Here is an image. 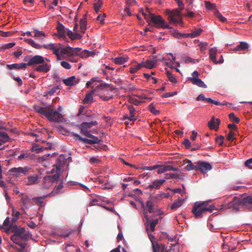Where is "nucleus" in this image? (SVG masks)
<instances>
[{"label": "nucleus", "instance_id": "f257e3e1", "mask_svg": "<svg viewBox=\"0 0 252 252\" xmlns=\"http://www.w3.org/2000/svg\"><path fill=\"white\" fill-rule=\"evenodd\" d=\"M215 210L214 205L208 206V203L207 201H203L201 203H195L192 212L196 219L202 218L203 214H205L206 212L212 213Z\"/></svg>", "mask_w": 252, "mask_h": 252}, {"label": "nucleus", "instance_id": "f03ea898", "mask_svg": "<svg viewBox=\"0 0 252 252\" xmlns=\"http://www.w3.org/2000/svg\"><path fill=\"white\" fill-rule=\"evenodd\" d=\"M174 0L177 3L179 6V9H174L171 10L169 9H167L165 11V13L168 15V19L170 22L175 24H178L182 22L181 20V11L184 8V4L181 0Z\"/></svg>", "mask_w": 252, "mask_h": 252}, {"label": "nucleus", "instance_id": "7ed1b4c3", "mask_svg": "<svg viewBox=\"0 0 252 252\" xmlns=\"http://www.w3.org/2000/svg\"><path fill=\"white\" fill-rule=\"evenodd\" d=\"M149 12L150 22L152 23L157 28L170 29L169 25L165 21L160 15H156Z\"/></svg>", "mask_w": 252, "mask_h": 252}, {"label": "nucleus", "instance_id": "20e7f679", "mask_svg": "<svg viewBox=\"0 0 252 252\" xmlns=\"http://www.w3.org/2000/svg\"><path fill=\"white\" fill-rule=\"evenodd\" d=\"M31 168L29 167H19L10 169L9 172L16 177H19L23 175H26L31 172Z\"/></svg>", "mask_w": 252, "mask_h": 252}, {"label": "nucleus", "instance_id": "39448f33", "mask_svg": "<svg viewBox=\"0 0 252 252\" xmlns=\"http://www.w3.org/2000/svg\"><path fill=\"white\" fill-rule=\"evenodd\" d=\"M24 61L28 62L29 66L40 64L44 63V58L40 55H35L33 57L27 56L24 58Z\"/></svg>", "mask_w": 252, "mask_h": 252}, {"label": "nucleus", "instance_id": "423d86ee", "mask_svg": "<svg viewBox=\"0 0 252 252\" xmlns=\"http://www.w3.org/2000/svg\"><path fill=\"white\" fill-rule=\"evenodd\" d=\"M212 169L210 163L206 161H198L197 162L196 171H200L202 174H206Z\"/></svg>", "mask_w": 252, "mask_h": 252}, {"label": "nucleus", "instance_id": "0eeeda50", "mask_svg": "<svg viewBox=\"0 0 252 252\" xmlns=\"http://www.w3.org/2000/svg\"><path fill=\"white\" fill-rule=\"evenodd\" d=\"M43 47L46 49H49L53 51V53L55 55L58 59H60V56L59 51L62 48V44L61 43H50L48 44H43Z\"/></svg>", "mask_w": 252, "mask_h": 252}, {"label": "nucleus", "instance_id": "6e6552de", "mask_svg": "<svg viewBox=\"0 0 252 252\" xmlns=\"http://www.w3.org/2000/svg\"><path fill=\"white\" fill-rule=\"evenodd\" d=\"M50 116L46 117L49 121L55 122H60L63 121L62 115L57 111H53L51 108L48 109Z\"/></svg>", "mask_w": 252, "mask_h": 252}, {"label": "nucleus", "instance_id": "1a4fd4ad", "mask_svg": "<svg viewBox=\"0 0 252 252\" xmlns=\"http://www.w3.org/2000/svg\"><path fill=\"white\" fill-rule=\"evenodd\" d=\"M97 124L96 121H92L89 123L83 122L79 125V127L81 133L85 135L90 132V131L88 130V129L91 128L93 126L97 125Z\"/></svg>", "mask_w": 252, "mask_h": 252}, {"label": "nucleus", "instance_id": "9d476101", "mask_svg": "<svg viewBox=\"0 0 252 252\" xmlns=\"http://www.w3.org/2000/svg\"><path fill=\"white\" fill-rule=\"evenodd\" d=\"M158 174H161L166 171H178L179 169L177 168L173 167L170 165H159L157 164Z\"/></svg>", "mask_w": 252, "mask_h": 252}, {"label": "nucleus", "instance_id": "9b49d317", "mask_svg": "<svg viewBox=\"0 0 252 252\" xmlns=\"http://www.w3.org/2000/svg\"><path fill=\"white\" fill-rule=\"evenodd\" d=\"M240 202L241 201L239 199L235 196L233 197L232 201L225 205L224 207L226 209L233 208L234 210H237L238 206L241 205Z\"/></svg>", "mask_w": 252, "mask_h": 252}, {"label": "nucleus", "instance_id": "f8f14e48", "mask_svg": "<svg viewBox=\"0 0 252 252\" xmlns=\"http://www.w3.org/2000/svg\"><path fill=\"white\" fill-rule=\"evenodd\" d=\"M127 107L129 112V116L127 115H125V119H127L131 121H136L137 118L135 117L136 110L134 107L132 105H128Z\"/></svg>", "mask_w": 252, "mask_h": 252}, {"label": "nucleus", "instance_id": "ddd939ff", "mask_svg": "<svg viewBox=\"0 0 252 252\" xmlns=\"http://www.w3.org/2000/svg\"><path fill=\"white\" fill-rule=\"evenodd\" d=\"M79 79L75 76H72L66 79H63V83L67 86H72L79 83Z\"/></svg>", "mask_w": 252, "mask_h": 252}, {"label": "nucleus", "instance_id": "4468645a", "mask_svg": "<svg viewBox=\"0 0 252 252\" xmlns=\"http://www.w3.org/2000/svg\"><path fill=\"white\" fill-rule=\"evenodd\" d=\"M152 248L153 252H165L166 251V247L162 244L158 243L157 242H153Z\"/></svg>", "mask_w": 252, "mask_h": 252}, {"label": "nucleus", "instance_id": "2eb2a0df", "mask_svg": "<svg viewBox=\"0 0 252 252\" xmlns=\"http://www.w3.org/2000/svg\"><path fill=\"white\" fill-rule=\"evenodd\" d=\"M144 216L146 220V223H148V222L149 221V218L148 215L147 214V213L146 212H144ZM158 222V219L153 220L149 222V224H147V226L148 225L150 226V229L152 231H154L155 229L156 226Z\"/></svg>", "mask_w": 252, "mask_h": 252}, {"label": "nucleus", "instance_id": "dca6fc26", "mask_svg": "<svg viewBox=\"0 0 252 252\" xmlns=\"http://www.w3.org/2000/svg\"><path fill=\"white\" fill-rule=\"evenodd\" d=\"M220 124V120L219 119H215L214 117H212L211 120L208 122V126L211 129H215L217 130Z\"/></svg>", "mask_w": 252, "mask_h": 252}, {"label": "nucleus", "instance_id": "f3484780", "mask_svg": "<svg viewBox=\"0 0 252 252\" xmlns=\"http://www.w3.org/2000/svg\"><path fill=\"white\" fill-rule=\"evenodd\" d=\"M165 182V179L155 180L152 184L148 185L147 189H158Z\"/></svg>", "mask_w": 252, "mask_h": 252}, {"label": "nucleus", "instance_id": "a211bd4d", "mask_svg": "<svg viewBox=\"0 0 252 252\" xmlns=\"http://www.w3.org/2000/svg\"><path fill=\"white\" fill-rule=\"evenodd\" d=\"M46 108V107H42L37 105L33 106V109L36 112L44 115L45 117H49L50 115L49 113H48V110L47 111L45 110Z\"/></svg>", "mask_w": 252, "mask_h": 252}, {"label": "nucleus", "instance_id": "6ab92c4d", "mask_svg": "<svg viewBox=\"0 0 252 252\" xmlns=\"http://www.w3.org/2000/svg\"><path fill=\"white\" fill-rule=\"evenodd\" d=\"M57 30L58 32V34H56V35H58L59 38H64L65 37L64 27L62 24L59 23L57 27Z\"/></svg>", "mask_w": 252, "mask_h": 252}, {"label": "nucleus", "instance_id": "aec40b11", "mask_svg": "<svg viewBox=\"0 0 252 252\" xmlns=\"http://www.w3.org/2000/svg\"><path fill=\"white\" fill-rule=\"evenodd\" d=\"M35 70L38 72L46 73L50 70V67L47 63H44L37 66Z\"/></svg>", "mask_w": 252, "mask_h": 252}, {"label": "nucleus", "instance_id": "412c9836", "mask_svg": "<svg viewBox=\"0 0 252 252\" xmlns=\"http://www.w3.org/2000/svg\"><path fill=\"white\" fill-rule=\"evenodd\" d=\"M189 80L193 84L199 87L203 88H207L206 85L199 78H189Z\"/></svg>", "mask_w": 252, "mask_h": 252}, {"label": "nucleus", "instance_id": "4be33fe9", "mask_svg": "<svg viewBox=\"0 0 252 252\" xmlns=\"http://www.w3.org/2000/svg\"><path fill=\"white\" fill-rule=\"evenodd\" d=\"M241 204L244 205L246 208H250L249 205L252 204V195H249L243 198L241 200Z\"/></svg>", "mask_w": 252, "mask_h": 252}, {"label": "nucleus", "instance_id": "5701e85b", "mask_svg": "<svg viewBox=\"0 0 252 252\" xmlns=\"http://www.w3.org/2000/svg\"><path fill=\"white\" fill-rule=\"evenodd\" d=\"M157 57H155L154 59L152 60H148L145 62L144 67L152 69L155 67V65L157 63L158 59Z\"/></svg>", "mask_w": 252, "mask_h": 252}, {"label": "nucleus", "instance_id": "b1692460", "mask_svg": "<svg viewBox=\"0 0 252 252\" xmlns=\"http://www.w3.org/2000/svg\"><path fill=\"white\" fill-rule=\"evenodd\" d=\"M68 49L69 50L67 56L69 57L79 55V52L81 49L80 48H72L69 46H68Z\"/></svg>", "mask_w": 252, "mask_h": 252}, {"label": "nucleus", "instance_id": "393cba45", "mask_svg": "<svg viewBox=\"0 0 252 252\" xmlns=\"http://www.w3.org/2000/svg\"><path fill=\"white\" fill-rule=\"evenodd\" d=\"M63 186L62 183H60L59 185L56 186L53 190L49 194H47L46 196H55L60 193V190L63 189Z\"/></svg>", "mask_w": 252, "mask_h": 252}, {"label": "nucleus", "instance_id": "a878e982", "mask_svg": "<svg viewBox=\"0 0 252 252\" xmlns=\"http://www.w3.org/2000/svg\"><path fill=\"white\" fill-rule=\"evenodd\" d=\"M217 53V49L212 48L210 50L209 52V57L210 59L215 63H222L221 60L217 61L216 58V55Z\"/></svg>", "mask_w": 252, "mask_h": 252}, {"label": "nucleus", "instance_id": "bb28decb", "mask_svg": "<svg viewBox=\"0 0 252 252\" xmlns=\"http://www.w3.org/2000/svg\"><path fill=\"white\" fill-rule=\"evenodd\" d=\"M80 27L81 32L84 33L87 27V16L86 14L84 15L83 18L80 21Z\"/></svg>", "mask_w": 252, "mask_h": 252}, {"label": "nucleus", "instance_id": "cd10ccee", "mask_svg": "<svg viewBox=\"0 0 252 252\" xmlns=\"http://www.w3.org/2000/svg\"><path fill=\"white\" fill-rule=\"evenodd\" d=\"M94 90H92L89 93H87L86 94L85 98L83 100V102L85 104H90L93 102V97L92 96V94L94 93Z\"/></svg>", "mask_w": 252, "mask_h": 252}, {"label": "nucleus", "instance_id": "c85d7f7f", "mask_svg": "<svg viewBox=\"0 0 252 252\" xmlns=\"http://www.w3.org/2000/svg\"><path fill=\"white\" fill-rule=\"evenodd\" d=\"M128 57L127 56L118 57L113 59L114 62L116 64H122L126 62L128 60Z\"/></svg>", "mask_w": 252, "mask_h": 252}, {"label": "nucleus", "instance_id": "c756f323", "mask_svg": "<svg viewBox=\"0 0 252 252\" xmlns=\"http://www.w3.org/2000/svg\"><path fill=\"white\" fill-rule=\"evenodd\" d=\"M24 40L34 48L40 49L43 47L41 45L35 42L32 39L25 38Z\"/></svg>", "mask_w": 252, "mask_h": 252}, {"label": "nucleus", "instance_id": "7c9ffc66", "mask_svg": "<svg viewBox=\"0 0 252 252\" xmlns=\"http://www.w3.org/2000/svg\"><path fill=\"white\" fill-rule=\"evenodd\" d=\"M202 32L201 29H195L194 31L191 32L190 33H186L185 36L188 37L194 38L200 35Z\"/></svg>", "mask_w": 252, "mask_h": 252}, {"label": "nucleus", "instance_id": "2f4dec72", "mask_svg": "<svg viewBox=\"0 0 252 252\" xmlns=\"http://www.w3.org/2000/svg\"><path fill=\"white\" fill-rule=\"evenodd\" d=\"M52 147V144H48L47 147H38L37 146H33L32 148V151H34L36 153H39L41 151H42L43 150H46L48 149H51Z\"/></svg>", "mask_w": 252, "mask_h": 252}, {"label": "nucleus", "instance_id": "473e14b6", "mask_svg": "<svg viewBox=\"0 0 252 252\" xmlns=\"http://www.w3.org/2000/svg\"><path fill=\"white\" fill-rule=\"evenodd\" d=\"M186 163H188V165L186 166L185 168L187 171L195 170L196 171L197 162L193 163L191 160L188 159Z\"/></svg>", "mask_w": 252, "mask_h": 252}, {"label": "nucleus", "instance_id": "72a5a7b5", "mask_svg": "<svg viewBox=\"0 0 252 252\" xmlns=\"http://www.w3.org/2000/svg\"><path fill=\"white\" fill-rule=\"evenodd\" d=\"M60 175L58 172L55 175H48L45 176V180L49 181L50 180L51 183L52 184L53 182L58 181L59 179Z\"/></svg>", "mask_w": 252, "mask_h": 252}, {"label": "nucleus", "instance_id": "f704fd0d", "mask_svg": "<svg viewBox=\"0 0 252 252\" xmlns=\"http://www.w3.org/2000/svg\"><path fill=\"white\" fill-rule=\"evenodd\" d=\"M38 179V176L37 175L30 176L28 178L26 184L28 186L33 185L37 183Z\"/></svg>", "mask_w": 252, "mask_h": 252}, {"label": "nucleus", "instance_id": "c9c22d12", "mask_svg": "<svg viewBox=\"0 0 252 252\" xmlns=\"http://www.w3.org/2000/svg\"><path fill=\"white\" fill-rule=\"evenodd\" d=\"M0 141L3 143L9 142L10 137L6 132L0 131Z\"/></svg>", "mask_w": 252, "mask_h": 252}, {"label": "nucleus", "instance_id": "e433bc0d", "mask_svg": "<svg viewBox=\"0 0 252 252\" xmlns=\"http://www.w3.org/2000/svg\"><path fill=\"white\" fill-rule=\"evenodd\" d=\"M146 207L148 209V211L150 213L155 212L154 210V204L151 199H149L146 201Z\"/></svg>", "mask_w": 252, "mask_h": 252}, {"label": "nucleus", "instance_id": "4c0bfd02", "mask_svg": "<svg viewBox=\"0 0 252 252\" xmlns=\"http://www.w3.org/2000/svg\"><path fill=\"white\" fill-rule=\"evenodd\" d=\"M33 32L34 33L33 37L36 38L42 39V37L46 36V34L43 31H40L37 29H33Z\"/></svg>", "mask_w": 252, "mask_h": 252}, {"label": "nucleus", "instance_id": "58836bf2", "mask_svg": "<svg viewBox=\"0 0 252 252\" xmlns=\"http://www.w3.org/2000/svg\"><path fill=\"white\" fill-rule=\"evenodd\" d=\"M184 199H178L177 201L174 202L170 206L172 210H175L180 207L183 203Z\"/></svg>", "mask_w": 252, "mask_h": 252}, {"label": "nucleus", "instance_id": "ea45409f", "mask_svg": "<svg viewBox=\"0 0 252 252\" xmlns=\"http://www.w3.org/2000/svg\"><path fill=\"white\" fill-rule=\"evenodd\" d=\"M249 48V44L245 42H241L235 48L236 51L245 50Z\"/></svg>", "mask_w": 252, "mask_h": 252}, {"label": "nucleus", "instance_id": "a19ab883", "mask_svg": "<svg viewBox=\"0 0 252 252\" xmlns=\"http://www.w3.org/2000/svg\"><path fill=\"white\" fill-rule=\"evenodd\" d=\"M164 175H165V180L166 179H170V178H172V179H181L180 176L179 174H176V173H170L165 174H164Z\"/></svg>", "mask_w": 252, "mask_h": 252}, {"label": "nucleus", "instance_id": "79ce46f5", "mask_svg": "<svg viewBox=\"0 0 252 252\" xmlns=\"http://www.w3.org/2000/svg\"><path fill=\"white\" fill-rule=\"evenodd\" d=\"M166 74L169 79V80L172 82V83H176L177 82V80L174 76V75L172 74L169 70H166Z\"/></svg>", "mask_w": 252, "mask_h": 252}, {"label": "nucleus", "instance_id": "37998d69", "mask_svg": "<svg viewBox=\"0 0 252 252\" xmlns=\"http://www.w3.org/2000/svg\"><path fill=\"white\" fill-rule=\"evenodd\" d=\"M103 4V2L101 0H98L97 2L94 4V7L96 13H98L99 11L100 8Z\"/></svg>", "mask_w": 252, "mask_h": 252}, {"label": "nucleus", "instance_id": "c03bdc74", "mask_svg": "<svg viewBox=\"0 0 252 252\" xmlns=\"http://www.w3.org/2000/svg\"><path fill=\"white\" fill-rule=\"evenodd\" d=\"M84 135L89 138H91L92 140L96 141V142L95 143V144H99L100 143V142H101V140H99L96 136L91 134L90 132L85 134Z\"/></svg>", "mask_w": 252, "mask_h": 252}, {"label": "nucleus", "instance_id": "a18cd8bd", "mask_svg": "<svg viewBox=\"0 0 252 252\" xmlns=\"http://www.w3.org/2000/svg\"><path fill=\"white\" fill-rule=\"evenodd\" d=\"M205 101V102H206L207 103L214 104H215L216 105H224L225 104H221L220 102H219L218 101H216L215 100H213V99H211L210 97H205V101Z\"/></svg>", "mask_w": 252, "mask_h": 252}, {"label": "nucleus", "instance_id": "49530a36", "mask_svg": "<svg viewBox=\"0 0 252 252\" xmlns=\"http://www.w3.org/2000/svg\"><path fill=\"white\" fill-rule=\"evenodd\" d=\"M229 118L231 121L235 122L236 123H239L240 119L238 117H235L234 113H231L228 115Z\"/></svg>", "mask_w": 252, "mask_h": 252}, {"label": "nucleus", "instance_id": "de8ad7c7", "mask_svg": "<svg viewBox=\"0 0 252 252\" xmlns=\"http://www.w3.org/2000/svg\"><path fill=\"white\" fill-rule=\"evenodd\" d=\"M25 232V228L24 227H21L20 228H18V229L16 232H15L14 234L21 238V236L22 235V233H24Z\"/></svg>", "mask_w": 252, "mask_h": 252}, {"label": "nucleus", "instance_id": "09e8293b", "mask_svg": "<svg viewBox=\"0 0 252 252\" xmlns=\"http://www.w3.org/2000/svg\"><path fill=\"white\" fill-rule=\"evenodd\" d=\"M93 117V114H92V112L90 111L86 110L84 112V113L82 114V116H81L80 118L82 120H86L85 117L90 118V117Z\"/></svg>", "mask_w": 252, "mask_h": 252}, {"label": "nucleus", "instance_id": "8fccbe9b", "mask_svg": "<svg viewBox=\"0 0 252 252\" xmlns=\"http://www.w3.org/2000/svg\"><path fill=\"white\" fill-rule=\"evenodd\" d=\"M215 15L221 22L224 23L226 22V19L224 17L219 11L215 13Z\"/></svg>", "mask_w": 252, "mask_h": 252}, {"label": "nucleus", "instance_id": "3c124183", "mask_svg": "<svg viewBox=\"0 0 252 252\" xmlns=\"http://www.w3.org/2000/svg\"><path fill=\"white\" fill-rule=\"evenodd\" d=\"M30 153L27 152L19 155L18 157V158L20 160H22L23 159H28L30 158Z\"/></svg>", "mask_w": 252, "mask_h": 252}, {"label": "nucleus", "instance_id": "603ef678", "mask_svg": "<svg viewBox=\"0 0 252 252\" xmlns=\"http://www.w3.org/2000/svg\"><path fill=\"white\" fill-rule=\"evenodd\" d=\"M223 140L224 137L222 135H220L216 138V142L219 146H221L223 144Z\"/></svg>", "mask_w": 252, "mask_h": 252}, {"label": "nucleus", "instance_id": "864d4df0", "mask_svg": "<svg viewBox=\"0 0 252 252\" xmlns=\"http://www.w3.org/2000/svg\"><path fill=\"white\" fill-rule=\"evenodd\" d=\"M52 184L50 180L46 181L45 180V177L43 179V187L45 189L48 188L49 187L51 186Z\"/></svg>", "mask_w": 252, "mask_h": 252}, {"label": "nucleus", "instance_id": "5fc2aeb1", "mask_svg": "<svg viewBox=\"0 0 252 252\" xmlns=\"http://www.w3.org/2000/svg\"><path fill=\"white\" fill-rule=\"evenodd\" d=\"M185 62L186 63H195L199 62L198 60L193 59L189 57H186L185 59Z\"/></svg>", "mask_w": 252, "mask_h": 252}, {"label": "nucleus", "instance_id": "6e6d98bb", "mask_svg": "<svg viewBox=\"0 0 252 252\" xmlns=\"http://www.w3.org/2000/svg\"><path fill=\"white\" fill-rule=\"evenodd\" d=\"M99 97L104 101H108L109 100L113 98V95L111 94L109 95H99Z\"/></svg>", "mask_w": 252, "mask_h": 252}, {"label": "nucleus", "instance_id": "4d7b16f0", "mask_svg": "<svg viewBox=\"0 0 252 252\" xmlns=\"http://www.w3.org/2000/svg\"><path fill=\"white\" fill-rule=\"evenodd\" d=\"M177 94V92H172V93L168 92V93H166L163 94L161 95V97H163V98L171 97V96H174V95H176Z\"/></svg>", "mask_w": 252, "mask_h": 252}, {"label": "nucleus", "instance_id": "13d9d810", "mask_svg": "<svg viewBox=\"0 0 252 252\" xmlns=\"http://www.w3.org/2000/svg\"><path fill=\"white\" fill-rule=\"evenodd\" d=\"M109 86H110V85H109V84L101 83L99 85H97L96 86V88H97L98 89L103 90H105V89L109 88Z\"/></svg>", "mask_w": 252, "mask_h": 252}, {"label": "nucleus", "instance_id": "bf43d9fd", "mask_svg": "<svg viewBox=\"0 0 252 252\" xmlns=\"http://www.w3.org/2000/svg\"><path fill=\"white\" fill-rule=\"evenodd\" d=\"M149 107L151 112H152L153 114L156 115L159 113V111L155 109L154 105L152 103L149 105Z\"/></svg>", "mask_w": 252, "mask_h": 252}, {"label": "nucleus", "instance_id": "052dcab7", "mask_svg": "<svg viewBox=\"0 0 252 252\" xmlns=\"http://www.w3.org/2000/svg\"><path fill=\"white\" fill-rule=\"evenodd\" d=\"M68 46L65 48H63V45L62 44V48L60 49V54L61 55H68Z\"/></svg>", "mask_w": 252, "mask_h": 252}, {"label": "nucleus", "instance_id": "680f3d73", "mask_svg": "<svg viewBox=\"0 0 252 252\" xmlns=\"http://www.w3.org/2000/svg\"><path fill=\"white\" fill-rule=\"evenodd\" d=\"M61 65L65 69H69L71 68V65L65 61H62L61 62Z\"/></svg>", "mask_w": 252, "mask_h": 252}, {"label": "nucleus", "instance_id": "e2e57ef3", "mask_svg": "<svg viewBox=\"0 0 252 252\" xmlns=\"http://www.w3.org/2000/svg\"><path fill=\"white\" fill-rule=\"evenodd\" d=\"M72 135L74 137L77 138L79 140L82 141L84 143H85L87 138H83L81 136H80L79 134L75 133H72Z\"/></svg>", "mask_w": 252, "mask_h": 252}, {"label": "nucleus", "instance_id": "0e129e2a", "mask_svg": "<svg viewBox=\"0 0 252 252\" xmlns=\"http://www.w3.org/2000/svg\"><path fill=\"white\" fill-rule=\"evenodd\" d=\"M186 149H189L191 147V143L188 139H186L183 142Z\"/></svg>", "mask_w": 252, "mask_h": 252}, {"label": "nucleus", "instance_id": "69168bd1", "mask_svg": "<svg viewBox=\"0 0 252 252\" xmlns=\"http://www.w3.org/2000/svg\"><path fill=\"white\" fill-rule=\"evenodd\" d=\"M10 228L11 229V232L15 233L18 229V227L16 224L11 223L9 225Z\"/></svg>", "mask_w": 252, "mask_h": 252}, {"label": "nucleus", "instance_id": "338daca9", "mask_svg": "<svg viewBox=\"0 0 252 252\" xmlns=\"http://www.w3.org/2000/svg\"><path fill=\"white\" fill-rule=\"evenodd\" d=\"M15 45V43L10 42V43L5 44L3 46V48L4 49H10V48H12Z\"/></svg>", "mask_w": 252, "mask_h": 252}, {"label": "nucleus", "instance_id": "774afa93", "mask_svg": "<svg viewBox=\"0 0 252 252\" xmlns=\"http://www.w3.org/2000/svg\"><path fill=\"white\" fill-rule=\"evenodd\" d=\"M245 165L249 167L250 169H252V158L248 159L245 162Z\"/></svg>", "mask_w": 252, "mask_h": 252}]
</instances>
